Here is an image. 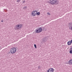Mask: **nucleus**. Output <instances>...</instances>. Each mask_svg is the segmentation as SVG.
<instances>
[{"label": "nucleus", "mask_w": 72, "mask_h": 72, "mask_svg": "<svg viewBox=\"0 0 72 72\" xmlns=\"http://www.w3.org/2000/svg\"><path fill=\"white\" fill-rule=\"evenodd\" d=\"M49 3L50 4H51V5H54L55 4H58L59 2L58 0H50Z\"/></svg>", "instance_id": "1"}, {"label": "nucleus", "mask_w": 72, "mask_h": 72, "mask_svg": "<svg viewBox=\"0 0 72 72\" xmlns=\"http://www.w3.org/2000/svg\"><path fill=\"white\" fill-rule=\"evenodd\" d=\"M16 50H17L15 47L13 48L10 50V53L11 54H14V53H15V52H16Z\"/></svg>", "instance_id": "2"}, {"label": "nucleus", "mask_w": 72, "mask_h": 72, "mask_svg": "<svg viewBox=\"0 0 72 72\" xmlns=\"http://www.w3.org/2000/svg\"><path fill=\"white\" fill-rule=\"evenodd\" d=\"M31 14L32 16H33V17L36 15H37V11H33L32 12Z\"/></svg>", "instance_id": "3"}, {"label": "nucleus", "mask_w": 72, "mask_h": 72, "mask_svg": "<svg viewBox=\"0 0 72 72\" xmlns=\"http://www.w3.org/2000/svg\"><path fill=\"white\" fill-rule=\"evenodd\" d=\"M54 71V69L53 68H50L48 70L47 72H53Z\"/></svg>", "instance_id": "4"}, {"label": "nucleus", "mask_w": 72, "mask_h": 72, "mask_svg": "<svg viewBox=\"0 0 72 72\" xmlns=\"http://www.w3.org/2000/svg\"><path fill=\"white\" fill-rule=\"evenodd\" d=\"M69 29L71 30H72V22H70L69 24Z\"/></svg>", "instance_id": "5"}, {"label": "nucleus", "mask_w": 72, "mask_h": 72, "mask_svg": "<svg viewBox=\"0 0 72 72\" xmlns=\"http://www.w3.org/2000/svg\"><path fill=\"white\" fill-rule=\"evenodd\" d=\"M19 28H21V27H19V26L17 24L16 26V27H15V30H19Z\"/></svg>", "instance_id": "6"}, {"label": "nucleus", "mask_w": 72, "mask_h": 72, "mask_svg": "<svg viewBox=\"0 0 72 72\" xmlns=\"http://www.w3.org/2000/svg\"><path fill=\"white\" fill-rule=\"evenodd\" d=\"M35 32L37 33H40V32H41V31L39 30L38 29H37L35 30Z\"/></svg>", "instance_id": "7"}, {"label": "nucleus", "mask_w": 72, "mask_h": 72, "mask_svg": "<svg viewBox=\"0 0 72 72\" xmlns=\"http://www.w3.org/2000/svg\"><path fill=\"white\" fill-rule=\"evenodd\" d=\"M69 64H72V59L70 60L69 61Z\"/></svg>", "instance_id": "8"}, {"label": "nucleus", "mask_w": 72, "mask_h": 72, "mask_svg": "<svg viewBox=\"0 0 72 72\" xmlns=\"http://www.w3.org/2000/svg\"><path fill=\"white\" fill-rule=\"evenodd\" d=\"M38 29L39 31H40V32L42 31V28H41V27L38 28Z\"/></svg>", "instance_id": "9"}, {"label": "nucleus", "mask_w": 72, "mask_h": 72, "mask_svg": "<svg viewBox=\"0 0 72 72\" xmlns=\"http://www.w3.org/2000/svg\"><path fill=\"white\" fill-rule=\"evenodd\" d=\"M46 41H47V39H46V38H44L43 40V42H46Z\"/></svg>", "instance_id": "10"}, {"label": "nucleus", "mask_w": 72, "mask_h": 72, "mask_svg": "<svg viewBox=\"0 0 72 72\" xmlns=\"http://www.w3.org/2000/svg\"><path fill=\"white\" fill-rule=\"evenodd\" d=\"M71 42L70 41H69L68 42V45H71Z\"/></svg>", "instance_id": "11"}, {"label": "nucleus", "mask_w": 72, "mask_h": 72, "mask_svg": "<svg viewBox=\"0 0 72 72\" xmlns=\"http://www.w3.org/2000/svg\"><path fill=\"white\" fill-rule=\"evenodd\" d=\"M41 28L42 29V30H43V31H44V30H45V28L44 27L41 26Z\"/></svg>", "instance_id": "12"}, {"label": "nucleus", "mask_w": 72, "mask_h": 72, "mask_svg": "<svg viewBox=\"0 0 72 72\" xmlns=\"http://www.w3.org/2000/svg\"><path fill=\"white\" fill-rule=\"evenodd\" d=\"M37 15H39L40 14V12H37Z\"/></svg>", "instance_id": "13"}, {"label": "nucleus", "mask_w": 72, "mask_h": 72, "mask_svg": "<svg viewBox=\"0 0 72 72\" xmlns=\"http://www.w3.org/2000/svg\"><path fill=\"white\" fill-rule=\"evenodd\" d=\"M19 26V27H21L22 28V24H18Z\"/></svg>", "instance_id": "14"}, {"label": "nucleus", "mask_w": 72, "mask_h": 72, "mask_svg": "<svg viewBox=\"0 0 72 72\" xmlns=\"http://www.w3.org/2000/svg\"><path fill=\"white\" fill-rule=\"evenodd\" d=\"M69 53L70 54H72V50H70L69 51Z\"/></svg>", "instance_id": "15"}, {"label": "nucleus", "mask_w": 72, "mask_h": 72, "mask_svg": "<svg viewBox=\"0 0 72 72\" xmlns=\"http://www.w3.org/2000/svg\"><path fill=\"white\" fill-rule=\"evenodd\" d=\"M34 46L35 49H36V48H37V47L36 46V45L35 44H34Z\"/></svg>", "instance_id": "16"}, {"label": "nucleus", "mask_w": 72, "mask_h": 72, "mask_svg": "<svg viewBox=\"0 0 72 72\" xmlns=\"http://www.w3.org/2000/svg\"><path fill=\"white\" fill-rule=\"evenodd\" d=\"M23 9H27V6H25L24 7Z\"/></svg>", "instance_id": "17"}, {"label": "nucleus", "mask_w": 72, "mask_h": 72, "mask_svg": "<svg viewBox=\"0 0 72 72\" xmlns=\"http://www.w3.org/2000/svg\"><path fill=\"white\" fill-rule=\"evenodd\" d=\"M20 1H21V0H17V2H18V3H19V2H20Z\"/></svg>", "instance_id": "18"}, {"label": "nucleus", "mask_w": 72, "mask_h": 72, "mask_svg": "<svg viewBox=\"0 0 72 72\" xmlns=\"http://www.w3.org/2000/svg\"><path fill=\"white\" fill-rule=\"evenodd\" d=\"M47 14H48V15H50V13H49V12H48V13H47Z\"/></svg>", "instance_id": "19"}, {"label": "nucleus", "mask_w": 72, "mask_h": 72, "mask_svg": "<svg viewBox=\"0 0 72 72\" xmlns=\"http://www.w3.org/2000/svg\"><path fill=\"white\" fill-rule=\"evenodd\" d=\"M41 68V67H40V66H38V69H40Z\"/></svg>", "instance_id": "20"}, {"label": "nucleus", "mask_w": 72, "mask_h": 72, "mask_svg": "<svg viewBox=\"0 0 72 72\" xmlns=\"http://www.w3.org/2000/svg\"><path fill=\"white\" fill-rule=\"evenodd\" d=\"M23 3H22V4H23L24 3H25V1H23Z\"/></svg>", "instance_id": "21"}, {"label": "nucleus", "mask_w": 72, "mask_h": 72, "mask_svg": "<svg viewBox=\"0 0 72 72\" xmlns=\"http://www.w3.org/2000/svg\"><path fill=\"white\" fill-rule=\"evenodd\" d=\"M70 50H72V47H71V48H70Z\"/></svg>", "instance_id": "22"}, {"label": "nucleus", "mask_w": 72, "mask_h": 72, "mask_svg": "<svg viewBox=\"0 0 72 72\" xmlns=\"http://www.w3.org/2000/svg\"><path fill=\"white\" fill-rule=\"evenodd\" d=\"M70 42H71V43H72V39L71 40Z\"/></svg>", "instance_id": "23"}, {"label": "nucleus", "mask_w": 72, "mask_h": 72, "mask_svg": "<svg viewBox=\"0 0 72 72\" xmlns=\"http://www.w3.org/2000/svg\"><path fill=\"white\" fill-rule=\"evenodd\" d=\"M1 49V46H0V50Z\"/></svg>", "instance_id": "24"}, {"label": "nucleus", "mask_w": 72, "mask_h": 72, "mask_svg": "<svg viewBox=\"0 0 72 72\" xmlns=\"http://www.w3.org/2000/svg\"><path fill=\"white\" fill-rule=\"evenodd\" d=\"M4 22V21H3V20H2V21H1V22Z\"/></svg>", "instance_id": "25"}]
</instances>
